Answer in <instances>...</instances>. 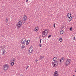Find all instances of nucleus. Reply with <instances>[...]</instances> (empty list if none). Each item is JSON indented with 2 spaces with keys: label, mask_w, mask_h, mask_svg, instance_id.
<instances>
[{
  "label": "nucleus",
  "mask_w": 76,
  "mask_h": 76,
  "mask_svg": "<svg viewBox=\"0 0 76 76\" xmlns=\"http://www.w3.org/2000/svg\"><path fill=\"white\" fill-rule=\"evenodd\" d=\"M26 18H23L22 19V20L19 21L17 25H16L17 29H19L21 26H22V23H23V24L26 22Z\"/></svg>",
  "instance_id": "f257e3e1"
},
{
  "label": "nucleus",
  "mask_w": 76,
  "mask_h": 76,
  "mask_svg": "<svg viewBox=\"0 0 76 76\" xmlns=\"http://www.w3.org/2000/svg\"><path fill=\"white\" fill-rule=\"evenodd\" d=\"M47 30L45 29V31H43L42 33V37L43 38H45L46 35L48 34Z\"/></svg>",
  "instance_id": "f03ea898"
},
{
  "label": "nucleus",
  "mask_w": 76,
  "mask_h": 76,
  "mask_svg": "<svg viewBox=\"0 0 76 76\" xmlns=\"http://www.w3.org/2000/svg\"><path fill=\"white\" fill-rule=\"evenodd\" d=\"M58 64V61H54L52 63V65L53 66V67H56Z\"/></svg>",
  "instance_id": "7ed1b4c3"
},
{
  "label": "nucleus",
  "mask_w": 76,
  "mask_h": 76,
  "mask_svg": "<svg viewBox=\"0 0 76 76\" xmlns=\"http://www.w3.org/2000/svg\"><path fill=\"white\" fill-rule=\"evenodd\" d=\"M70 59H66L65 63V64L66 65V66L69 65V64L70 63Z\"/></svg>",
  "instance_id": "20e7f679"
},
{
  "label": "nucleus",
  "mask_w": 76,
  "mask_h": 76,
  "mask_svg": "<svg viewBox=\"0 0 76 76\" xmlns=\"http://www.w3.org/2000/svg\"><path fill=\"white\" fill-rule=\"evenodd\" d=\"M3 68L4 70H7L8 69V66L7 65L5 64L4 65V66L3 67Z\"/></svg>",
  "instance_id": "39448f33"
},
{
  "label": "nucleus",
  "mask_w": 76,
  "mask_h": 76,
  "mask_svg": "<svg viewBox=\"0 0 76 76\" xmlns=\"http://www.w3.org/2000/svg\"><path fill=\"white\" fill-rule=\"evenodd\" d=\"M26 42V39L24 38L21 40L22 45H23Z\"/></svg>",
  "instance_id": "423d86ee"
},
{
  "label": "nucleus",
  "mask_w": 76,
  "mask_h": 76,
  "mask_svg": "<svg viewBox=\"0 0 76 76\" xmlns=\"http://www.w3.org/2000/svg\"><path fill=\"white\" fill-rule=\"evenodd\" d=\"M53 75H54V76H58V72L55 71V72H54V73Z\"/></svg>",
  "instance_id": "0eeeda50"
},
{
  "label": "nucleus",
  "mask_w": 76,
  "mask_h": 76,
  "mask_svg": "<svg viewBox=\"0 0 76 76\" xmlns=\"http://www.w3.org/2000/svg\"><path fill=\"white\" fill-rule=\"evenodd\" d=\"M65 60V58H64V57H63L62 58H61L60 60V61L61 62V63H62Z\"/></svg>",
  "instance_id": "6e6552de"
},
{
  "label": "nucleus",
  "mask_w": 76,
  "mask_h": 76,
  "mask_svg": "<svg viewBox=\"0 0 76 76\" xmlns=\"http://www.w3.org/2000/svg\"><path fill=\"white\" fill-rule=\"evenodd\" d=\"M32 51H33V50L31 49V47L29 48V50H28V53H32Z\"/></svg>",
  "instance_id": "1a4fd4ad"
},
{
  "label": "nucleus",
  "mask_w": 76,
  "mask_h": 76,
  "mask_svg": "<svg viewBox=\"0 0 76 76\" xmlns=\"http://www.w3.org/2000/svg\"><path fill=\"white\" fill-rule=\"evenodd\" d=\"M67 16L68 17V18H71L72 17L71 16V14L70 12L68 13Z\"/></svg>",
  "instance_id": "9d476101"
},
{
  "label": "nucleus",
  "mask_w": 76,
  "mask_h": 76,
  "mask_svg": "<svg viewBox=\"0 0 76 76\" xmlns=\"http://www.w3.org/2000/svg\"><path fill=\"white\" fill-rule=\"evenodd\" d=\"M44 58V56H40L39 57V60H42Z\"/></svg>",
  "instance_id": "9b49d317"
},
{
  "label": "nucleus",
  "mask_w": 76,
  "mask_h": 76,
  "mask_svg": "<svg viewBox=\"0 0 76 76\" xmlns=\"http://www.w3.org/2000/svg\"><path fill=\"white\" fill-rule=\"evenodd\" d=\"M30 42V40H28L26 41V45H28L29 43V42Z\"/></svg>",
  "instance_id": "f8f14e48"
},
{
  "label": "nucleus",
  "mask_w": 76,
  "mask_h": 76,
  "mask_svg": "<svg viewBox=\"0 0 76 76\" xmlns=\"http://www.w3.org/2000/svg\"><path fill=\"white\" fill-rule=\"evenodd\" d=\"M38 31V27H36L35 28V31L37 32Z\"/></svg>",
  "instance_id": "ddd939ff"
},
{
  "label": "nucleus",
  "mask_w": 76,
  "mask_h": 76,
  "mask_svg": "<svg viewBox=\"0 0 76 76\" xmlns=\"http://www.w3.org/2000/svg\"><path fill=\"white\" fill-rule=\"evenodd\" d=\"M64 32V31H63V30H61V31L60 32V34L61 35H62V34H63Z\"/></svg>",
  "instance_id": "4468645a"
},
{
  "label": "nucleus",
  "mask_w": 76,
  "mask_h": 76,
  "mask_svg": "<svg viewBox=\"0 0 76 76\" xmlns=\"http://www.w3.org/2000/svg\"><path fill=\"white\" fill-rule=\"evenodd\" d=\"M69 22H70V21H71L72 20V17H69Z\"/></svg>",
  "instance_id": "2eb2a0df"
},
{
  "label": "nucleus",
  "mask_w": 76,
  "mask_h": 76,
  "mask_svg": "<svg viewBox=\"0 0 76 76\" xmlns=\"http://www.w3.org/2000/svg\"><path fill=\"white\" fill-rule=\"evenodd\" d=\"M5 51H6V50H2V55H3V54H4V53H5Z\"/></svg>",
  "instance_id": "dca6fc26"
},
{
  "label": "nucleus",
  "mask_w": 76,
  "mask_h": 76,
  "mask_svg": "<svg viewBox=\"0 0 76 76\" xmlns=\"http://www.w3.org/2000/svg\"><path fill=\"white\" fill-rule=\"evenodd\" d=\"M57 60V57H55L53 58V60L54 61Z\"/></svg>",
  "instance_id": "f3484780"
},
{
  "label": "nucleus",
  "mask_w": 76,
  "mask_h": 76,
  "mask_svg": "<svg viewBox=\"0 0 76 76\" xmlns=\"http://www.w3.org/2000/svg\"><path fill=\"white\" fill-rule=\"evenodd\" d=\"M64 28V26H63L61 27L60 29H61V30H62V29H63Z\"/></svg>",
  "instance_id": "a211bd4d"
},
{
  "label": "nucleus",
  "mask_w": 76,
  "mask_h": 76,
  "mask_svg": "<svg viewBox=\"0 0 76 76\" xmlns=\"http://www.w3.org/2000/svg\"><path fill=\"white\" fill-rule=\"evenodd\" d=\"M16 58H13L12 59V61H13V62H15V60H16Z\"/></svg>",
  "instance_id": "6ab92c4d"
},
{
  "label": "nucleus",
  "mask_w": 76,
  "mask_h": 76,
  "mask_svg": "<svg viewBox=\"0 0 76 76\" xmlns=\"http://www.w3.org/2000/svg\"><path fill=\"white\" fill-rule=\"evenodd\" d=\"M10 64H11V66H13V65H14V63L13 62H11V63Z\"/></svg>",
  "instance_id": "aec40b11"
},
{
  "label": "nucleus",
  "mask_w": 76,
  "mask_h": 76,
  "mask_svg": "<svg viewBox=\"0 0 76 76\" xmlns=\"http://www.w3.org/2000/svg\"><path fill=\"white\" fill-rule=\"evenodd\" d=\"M24 18H26L27 19V17H26V15H24Z\"/></svg>",
  "instance_id": "412c9836"
},
{
  "label": "nucleus",
  "mask_w": 76,
  "mask_h": 76,
  "mask_svg": "<svg viewBox=\"0 0 76 76\" xmlns=\"http://www.w3.org/2000/svg\"><path fill=\"white\" fill-rule=\"evenodd\" d=\"M1 48H3V49H4V48H5V45H4Z\"/></svg>",
  "instance_id": "4be33fe9"
},
{
  "label": "nucleus",
  "mask_w": 76,
  "mask_h": 76,
  "mask_svg": "<svg viewBox=\"0 0 76 76\" xmlns=\"http://www.w3.org/2000/svg\"><path fill=\"white\" fill-rule=\"evenodd\" d=\"M25 46H24V45H22V46L21 47L22 49H23V48H25Z\"/></svg>",
  "instance_id": "5701e85b"
},
{
  "label": "nucleus",
  "mask_w": 76,
  "mask_h": 76,
  "mask_svg": "<svg viewBox=\"0 0 76 76\" xmlns=\"http://www.w3.org/2000/svg\"><path fill=\"white\" fill-rule=\"evenodd\" d=\"M59 41H60V42H61V41H63V39L62 38H60L59 39Z\"/></svg>",
  "instance_id": "b1692460"
},
{
  "label": "nucleus",
  "mask_w": 76,
  "mask_h": 76,
  "mask_svg": "<svg viewBox=\"0 0 76 76\" xmlns=\"http://www.w3.org/2000/svg\"><path fill=\"white\" fill-rule=\"evenodd\" d=\"M6 22L7 23V22H8V19H7V18H6Z\"/></svg>",
  "instance_id": "393cba45"
},
{
  "label": "nucleus",
  "mask_w": 76,
  "mask_h": 76,
  "mask_svg": "<svg viewBox=\"0 0 76 76\" xmlns=\"http://www.w3.org/2000/svg\"><path fill=\"white\" fill-rule=\"evenodd\" d=\"M51 37V35H49L48 36V38H50V37Z\"/></svg>",
  "instance_id": "a878e982"
},
{
  "label": "nucleus",
  "mask_w": 76,
  "mask_h": 76,
  "mask_svg": "<svg viewBox=\"0 0 76 76\" xmlns=\"http://www.w3.org/2000/svg\"><path fill=\"white\" fill-rule=\"evenodd\" d=\"M56 26V24L54 23L53 25V27L54 28H56V26Z\"/></svg>",
  "instance_id": "bb28decb"
},
{
  "label": "nucleus",
  "mask_w": 76,
  "mask_h": 76,
  "mask_svg": "<svg viewBox=\"0 0 76 76\" xmlns=\"http://www.w3.org/2000/svg\"><path fill=\"white\" fill-rule=\"evenodd\" d=\"M72 29H73L72 28V27H71L70 28V30L71 31H72Z\"/></svg>",
  "instance_id": "cd10ccee"
},
{
  "label": "nucleus",
  "mask_w": 76,
  "mask_h": 76,
  "mask_svg": "<svg viewBox=\"0 0 76 76\" xmlns=\"http://www.w3.org/2000/svg\"><path fill=\"white\" fill-rule=\"evenodd\" d=\"M37 61H38V60L36 59V60H35V62H37Z\"/></svg>",
  "instance_id": "c85d7f7f"
},
{
  "label": "nucleus",
  "mask_w": 76,
  "mask_h": 76,
  "mask_svg": "<svg viewBox=\"0 0 76 76\" xmlns=\"http://www.w3.org/2000/svg\"><path fill=\"white\" fill-rule=\"evenodd\" d=\"M22 28L23 29L24 28V26H22Z\"/></svg>",
  "instance_id": "c756f323"
},
{
  "label": "nucleus",
  "mask_w": 76,
  "mask_h": 76,
  "mask_svg": "<svg viewBox=\"0 0 76 76\" xmlns=\"http://www.w3.org/2000/svg\"><path fill=\"white\" fill-rule=\"evenodd\" d=\"M73 40H75V37H74V38H73Z\"/></svg>",
  "instance_id": "7c9ffc66"
},
{
  "label": "nucleus",
  "mask_w": 76,
  "mask_h": 76,
  "mask_svg": "<svg viewBox=\"0 0 76 76\" xmlns=\"http://www.w3.org/2000/svg\"><path fill=\"white\" fill-rule=\"evenodd\" d=\"M28 68H29V66H27V67H26V69H28Z\"/></svg>",
  "instance_id": "2f4dec72"
},
{
  "label": "nucleus",
  "mask_w": 76,
  "mask_h": 76,
  "mask_svg": "<svg viewBox=\"0 0 76 76\" xmlns=\"http://www.w3.org/2000/svg\"><path fill=\"white\" fill-rule=\"evenodd\" d=\"M39 46L40 47H42V46H41V45L40 44L39 45Z\"/></svg>",
  "instance_id": "473e14b6"
},
{
  "label": "nucleus",
  "mask_w": 76,
  "mask_h": 76,
  "mask_svg": "<svg viewBox=\"0 0 76 76\" xmlns=\"http://www.w3.org/2000/svg\"><path fill=\"white\" fill-rule=\"evenodd\" d=\"M41 39L40 40V43H41Z\"/></svg>",
  "instance_id": "72a5a7b5"
},
{
  "label": "nucleus",
  "mask_w": 76,
  "mask_h": 76,
  "mask_svg": "<svg viewBox=\"0 0 76 76\" xmlns=\"http://www.w3.org/2000/svg\"><path fill=\"white\" fill-rule=\"evenodd\" d=\"M28 0H26V2H28Z\"/></svg>",
  "instance_id": "f704fd0d"
},
{
  "label": "nucleus",
  "mask_w": 76,
  "mask_h": 76,
  "mask_svg": "<svg viewBox=\"0 0 76 76\" xmlns=\"http://www.w3.org/2000/svg\"><path fill=\"white\" fill-rule=\"evenodd\" d=\"M4 37V35H3L2 36V37Z\"/></svg>",
  "instance_id": "c9c22d12"
},
{
  "label": "nucleus",
  "mask_w": 76,
  "mask_h": 76,
  "mask_svg": "<svg viewBox=\"0 0 76 76\" xmlns=\"http://www.w3.org/2000/svg\"><path fill=\"white\" fill-rule=\"evenodd\" d=\"M73 76H75V75H73Z\"/></svg>",
  "instance_id": "e433bc0d"
},
{
  "label": "nucleus",
  "mask_w": 76,
  "mask_h": 76,
  "mask_svg": "<svg viewBox=\"0 0 76 76\" xmlns=\"http://www.w3.org/2000/svg\"><path fill=\"white\" fill-rule=\"evenodd\" d=\"M16 0L18 1V0Z\"/></svg>",
  "instance_id": "4c0bfd02"
}]
</instances>
